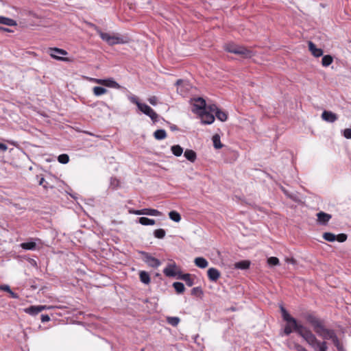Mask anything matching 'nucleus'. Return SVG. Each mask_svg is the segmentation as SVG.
Here are the masks:
<instances>
[{"mask_svg":"<svg viewBox=\"0 0 351 351\" xmlns=\"http://www.w3.org/2000/svg\"><path fill=\"white\" fill-rule=\"evenodd\" d=\"M297 325L302 326V328L299 330L295 329L296 328L292 323L287 322L284 328V334L288 336L293 332H295L315 351L328 350L327 342L326 341H320L318 340L313 332L308 327L304 326L301 323H298L297 322Z\"/></svg>","mask_w":351,"mask_h":351,"instance_id":"1","label":"nucleus"},{"mask_svg":"<svg viewBox=\"0 0 351 351\" xmlns=\"http://www.w3.org/2000/svg\"><path fill=\"white\" fill-rule=\"evenodd\" d=\"M303 317L306 322L313 327L315 332L322 339L332 341L337 337L333 329L326 328L324 321L314 314L307 313L304 314Z\"/></svg>","mask_w":351,"mask_h":351,"instance_id":"2","label":"nucleus"},{"mask_svg":"<svg viewBox=\"0 0 351 351\" xmlns=\"http://www.w3.org/2000/svg\"><path fill=\"white\" fill-rule=\"evenodd\" d=\"M223 48L226 51L229 53L241 55L245 58H249L253 56L252 51L247 49L243 46L236 45L234 43H226Z\"/></svg>","mask_w":351,"mask_h":351,"instance_id":"3","label":"nucleus"},{"mask_svg":"<svg viewBox=\"0 0 351 351\" xmlns=\"http://www.w3.org/2000/svg\"><path fill=\"white\" fill-rule=\"evenodd\" d=\"M96 32L99 35L100 38L109 45H114L117 44H123L125 41L119 34H110L109 33L103 32L101 29L96 25H93Z\"/></svg>","mask_w":351,"mask_h":351,"instance_id":"4","label":"nucleus"},{"mask_svg":"<svg viewBox=\"0 0 351 351\" xmlns=\"http://www.w3.org/2000/svg\"><path fill=\"white\" fill-rule=\"evenodd\" d=\"M139 253L143 256V261L149 266L153 268H157L161 265L159 259L152 256L149 253L140 251Z\"/></svg>","mask_w":351,"mask_h":351,"instance_id":"5","label":"nucleus"},{"mask_svg":"<svg viewBox=\"0 0 351 351\" xmlns=\"http://www.w3.org/2000/svg\"><path fill=\"white\" fill-rule=\"evenodd\" d=\"M138 108L145 114L150 117L153 122H157L158 115L157 113L146 104L141 103L138 105Z\"/></svg>","mask_w":351,"mask_h":351,"instance_id":"6","label":"nucleus"},{"mask_svg":"<svg viewBox=\"0 0 351 351\" xmlns=\"http://www.w3.org/2000/svg\"><path fill=\"white\" fill-rule=\"evenodd\" d=\"M91 80L99 84L114 88H119L120 85L112 78L108 79H96L92 78Z\"/></svg>","mask_w":351,"mask_h":351,"instance_id":"7","label":"nucleus"},{"mask_svg":"<svg viewBox=\"0 0 351 351\" xmlns=\"http://www.w3.org/2000/svg\"><path fill=\"white\" fill-rule=\"evenodd\" d=\"M194 104L193 105L192 111L196 114L206 110V101L202 97H197L193 99Z\"/></svg>","mask_w":351,"mask_h":351,"instance_id":"8","label":"nucleus"},{"mask_svg":"<svg viewBox=\"0 0 351 351\" xmlns=\"http://www.w3.org/2000/svg\"><path fill=\"white\" fill-rule=\"evenodd\" d=\"M130 213L136 215H146L149 216H160L161 215V213L156 209L153 208H143L141 210H130Z\"/></svg>","mask_w":351,"mask_h":351,"instance_id":"9","label":"nucleus"},{"mask_svg":"<svg viewBox=\"0 0 351 351\" xmlns=\"http://www.w3.org/2000/svg\"><path fill=\"white\" fill-rule=\"evenodd\" d=\"M49 53L51 58L58 60H62V61H66L67 60V58L60 57L58 55H63L65 56L67 54L66 51L59 49V48H49Z\"/></svg>","mask_w":351,"mask_h":351,"instance_id":"10","label":"nucleus"},{"mask_svg":"<svg viewBox=\"0 0 351 351\" xmlns=\"http://www.w3.org/2000/svg\"><path fill=\"white\" fill-rule=\"evenodd\" d=\"M280 311H281L282 319L286 322L292 323L294 325V326L296 328L295 329L299 330L300 328H302V326L297 325L296 319L293 317L292 316H291L290 314L288 313V311L282 306H280Z\"/></svg>","mask_w":351,"mask_h":351,"instance_id":"11","label":"nucleus"},{"mask_svg":"<svg viewBox=\"0 0 351 351\" xmlns=\"http://www.w3.org/2000/svg\"><path fill=\"white\" fill-rule=\"evenodd\" d=\"M177 265L175 263L168 264L167 266L163 269L164 274L167 277L178 276L180 271H176Z\"/></svg>","mask_w":351,"mask_h":351,"instance_id":"12","label":"nucleus"},{"mask_svg":"<svg viewBox=\"0 0 351 351\" xmlns=\"http://www.w3.org/2000/svg\"><path fill=\"white\" fill-rule=\"evenodd\" d=\"M198 114L201 118L202 123L204 124H211L215 121L214 115L206 110L199 112Z\"/></svg>","mask_w":351,"mask_h":351,"instance_id":"13","label":"nucleus"},{"mask_svg":"<svg viewBox=\"0 0 351 351\" xmlns=\"http://www.w3.org/2000/svg\"><path fill=\"white\" fill-rule=\"evenodd\" d=\"M36 180H38V184L42 186L43 189L48 191L49 189H52L55 188L54 184L49 182V180H46L44 177H40L39 176H36Z\"/></svg>","mask_w":351,"mask_h":351,"instance_id":"14","label":"nucleus"},{"mask_svg":"<svg viewBox=\"0 0 351 351\" xmlns=\"http://www.w3.org/2000/svg\"><path fill=\"white\" fill-rule=\"evenodd\" d=\"M317 223L321 225H326L329 220L332 218V215L324 213L319 212L317 213Z\"/></svg>","mask_w":351,"mask_h":351,"instance_id":"15","label":"nucleus"},{"mask_svg":"<svg viewBox=\"0 0 351 351\" xmlns=\"http://www.w3.org/2000/svg\"><path fill=\"white\" fill-rule=\"evenodd\" d=\"M322 118L327 122L334 123L337 120L338 117L331 111L324 110L322 114Z\"/></svg>","mask_w":351,"mask_h":351,"instance_id":"16","label":"nucleus"},{"mask_svg":"<svg viewBox=\"0 0 351 351\" xmlns=\"http://www.w3.org/2000/svg\"><path fill=\"white\" fill-rule=\"evenodd\" d=\"M208 279L212 282H216L220 277L219 271L214 267L209 268L207 271Z\"/></svg>","mask_w":351,"mask_h":351,"instance_id":"17","label":"nucleus"},{"mask_svg":"<svg viewBox=\"0 0 351 351\" xmlns=\"http://www.w3.org/2000/svg\"><path fill=\"white\" fill-rule=\"evenodd\" d=\"M36 240H39L38 239H30L29 241L27 242H24L20 244L21 248L25 250H34L36 249V243L35 242Z\"/></svg>","mask_w":351,"mask_h":351,"instance_id":"18","label":"nucleus"},{"mask_svg":"<svg viewBox=\"0 0 351 351\" xmlns=\"http://www.w3.org/2000/svg\"><path fill=\"white\" fill-rule=\"evenodd\" d=\"M308 49L315 57H320L323 55V50L320 48H317L316 45L312 42L309 41Z\"/></svg>","mask_w":351,"mask_h":351,"instance_id":"19","label":"nucleus"},{"mask_svg":"<svg viewBox=\"0 0 351 351\" xmlns=\"http://www.w3.org/2000/svg\"><path fill=\"white\" fill-rule=\"evenodd\" d=\"M43 311V308L40 307V305L38 306H30L27 308H24V312L27 314H29L32 316H35L38 315L39 313Z\"/></svg>","mask_w":351,"mask_h":351,"instance_id":"20","label":"nucleus"},{"mask_svg":"<svg viewBox=\"0 0 351 351\" xmlns=\"http://www.w3.org/2000/svg\"><path fill=\"white\" fill-rule=\"evenodd\" d=\"M178 278L184 280L189 287H192L194 285V280L191 278L190 274H182L180 273Z\"/></svg>","mask_w":351,"mask_h":351,"instance_id":"21","label":"nucleus"},{"mask_svg":"<svg viewBox=\"0 0 351 351\" xmlns=\"http://www.w3.org/2000/svg\"><path fill=\"white\" fill-rule=\"evenodd\" d=\"M194 263L197 267L201 269L206 268L208 265V262L207 261V260L203 257L195 258L194 260Z\"/></svg>","mask_w":351,"mask_h":351,"instance_id":"22","label":"nucleus"},{"mask_svg":"<svg viewBox=\"0 0 351 351\" xmlns=\"http://www.w3.org/2000/svg\"><path fill=\"white\" fill-rule=\"evenodd\" d=\"M0 290L1 291H5V292H8L10 297L12 298H14V299H19V295L16 293H14L13 292L10 286L8 285H0Z\"/></svg>","mask_w":351,"mask_h":351,"instance_id":"23","label":"nucleus"},{"mask_svg":"<svg viewBox=\"0 0 351 351\" xmlns=\"http://www.w3.org/2000/svg\"><path fill=\"white\" fill-rule=\"evenodd\" d=\"M0 24L11 27L16 26L17 25L16 22L14 19L3 16H0Z\"/></svg>","mask_w":351,"mask_h":351,"instance_id":"24","label":"nucleus"},{"mask_svg":"<svg viewBox=\"0 0 351 351\" xmlns=\"http://www.w3.org/2000/svg\"><path fill=\"white\" fill-rule=\"evenodd\" d=\"M184 156L188 160L191 162H195L197 158L196 153L192 149H186L184 153Z\"/></svg>","mask_w":351,"mask_h":351,"instance_id":"25","label":"nucleus"},{"mask_svg":"<svg viewBox=\"0 0 351 351\" xmlns=\"http://www.w3.org/2000/svg\"><path fill=\"white\" fill-rule=\"evenodd\" d=\"M250 261H241L237 263H235L234 264V268L237 269H242L245 270L250 267Z\"/></svg>","mask_w":351,"mask_h":351,"instance_id":"26","label":"nucleus"},{"mask_svg":"<svg viewBox=\"0 0 351 351\" xmlns=\"http://www.w3.org/2000/svg\"><path fill=\"white\" fill-rule=\"evenodd\" d=\"M138 223L143 226H153L156 223V221L153 219H149L145 217H141L138 219Z\"/></svg>","mask_w":351,"mask_h":351,"instance_id":"27","label":"nucleus"},{"mask_svg":"<svg viewBox=\"0 0 351 351\" xmlns=\"http://www.w3.org/2000/svg\"><path fill=\"white\" fill-rule=\"evenodd\" d=\"M139 278L141 281L145 285H148L150 282L149 274L145 271H141L139 272Z\"/></svg>","mask_w":351,"mask_h":351,"instance_id":"28","label":"nucleus"},{"mask_svg":"<svg viewBox=\"0 0 351 351\" xmlns=\"http://www.w3.org/2000/svg\"><path fill=\"white\" fill-rule=\"evenodd\" d=\"M154 136L157 140H162L167 137V132L163 129H159L154 132Z\"/></svg>","mask_w":351,"mask_h":351,"instance_id":"29","label":"nucleus"},{"mask_svg":"<svg viewBox=\"0 0 351 351\" xmlns=\"http://www.w3.org/2000/svg\"><path fill=\"white\" fill-rule=\"evenodd\" d=\"M171 150L176 156H180L183 153V148L179 145L171 146Z\"/></svg>","mask_w":351,"mask_h":351,"instance_id":"30","label":"nucleus"},{"mask_svg":"<svg viewBox=\"0 0 351 351\" xmlns=\"http://www.w3.org/2000/svg\"><path fill=\"white\" fill-rule=\"evenodd\" d=\"M333 58L330 55H325L322 60V64L323 66H328L332 64Z\"/></svg>","mask_w":351,"mask_h":351,"instance_id":"31","label":"nucleus"},{"mask_svg":"<svg viewBox=\"0 0 351 351\" xmlns=\"http://www.w3.org/2000/svg\"><path fill=\"white\" fill-rule=\"evenodd\" d=\"M169 217L172 221L175 222H180L181 220L180 214L176 210L170 211L169 213Z\"/></svg>","mask_w":351,"mask_h":351,"instance_id":"32","label":"nucleus"},{"mask_svg":"<svg viewBox=\"0 0 351 351\" xmlns=\"http://www.w3.org/2000/svg\"><path fill=\"white\" fill-rule=\"evenodd\" d=\"M213 142L215 149H220L223 146L221 143L220 136L218 134H215L213 136Z\"/></svg>","mask_w":351,"mask_h":351,"instance_id":"33","label":"nucleus"},{"mask_svg":"<svg viewBox=\"0 0 351 351\" xmlns=\"http://www.w3.org/2000/svg\"><path fill=\"white\" fill-rule=\"evenodd\" d=\"M173 287L178 293H182L184 291L185 287L182 282H175L173 283Z\"/></svg>","mask_w":351,"mask_h":351,"instance_id":"34","label":"nucleus"},{"mask_svg":"<svg viewBox=\"0 0 351 351\" xmlns=\"http://www.w3.org/2000/svg\"><path fill=\"white\" fill-rule=\"evenodd\" d=\"M215 116L221 121H225L228 119L227 114L225 112L221 110L220 109L216 111Z\"/></svg>","mask_w":351,"mask_h":351,"instance_id":"35","label":"nucleus"},{"mask_svg":"<svg viewBox=\"0 0 351 351\" xmlns=\"http://www.w3.org/2000/svg\"><path fill=\"white\" fill-rule=\"evenodd\" d=\"M167 322L172 326H177L180 322V319L178 317H167Z\"/></svg>","mask_w":351,"mask_h":351,"instance_id":"36","label":"nucleus"},{"mask_svg":"<svg viewBox=\"0 0 351 351\" xmlns=\"http://www.w3.org/2000/svg\"><path fill=\"white\" fill-rule=\"evenodd\" d=\"M107 90L101 86H95L93 88V93L95 96H100L106 93Z\"/></svg>","mask_w":351,"mask_h":351,"instance_id":"37","label":"nucleus"},{"mask_svg":"<svg viewBox=\"0 0 351 351\" xmlns=\"http://www.w3.org/2000/svg\"><path fill=\"white\" fill-rule=\"evenodd\" d=\"M166 232L162 228H159L157 230H155L154 232V235L156 238L162 239L165 237Z\"/></svg>","mask_w":351,"mask_h":351,"instance_id":"38","label":"nucleus"},{"mask_svg":"<svg viewBox=\"0 0 351 351\" xmlns=\"http://www.w3.org/2000/svg\"><path fill=\"white\" fill-rule=\"evenodd\" d=\"M323 238L329 242H333L336 241V235L331 232H324L323 234Z\"/></svg>","mask_w":351,"mask_h":351,"instance_id":"39","label":"nucleus"},{"mask_svg":"<svg viewBox=\"0 0 351 351\" xmlns=\"http://www.w3.org/2000/svg\"><path fill=\"white\" fill-rule=\"evenodd\" d=\"M332 341L334 346L337 348L338 351H346L342 343L340 342L338 337L335 338V339H333Z\"/></svg>","mask_w":351,"mask_h":351,"instance_id":"40","label":"nucleus"},{"mask_svg":"<svg viewBox=\"0 0 351 351\" xmlns=\"http://www.w3.org/2000/svg\"><path fill=\"white\" fill-rule=\"evenodd\" d=\"M58 160L62 164H66L69 161V157L67 154H62L58 157Z\"/></svg>","mask_w":351,"mask_h":351,"instance_id":"41","label":"nucleus"},{"mask_svg":"<svg viewBox=\"0 0 351 351\" xmlns=\"http://www.w3.org/2000/svg\"><path fill=\"white\" fill-rule=\"evenodd\" d=\"M191 295L195 296H202L203 295L202 289L200 287H193L191 290Z\"/></svg>","mask_w":351,"mask_h":351,"instance_id":"42","label":"nucleus"},{"mask_svg":"<svg viewBox=\"0 0 351 351\" xmlns=\"http://www.w3.org/2000/svg\"><path fill=\"white\" fill-rule=\"evenodd\" d=\"M119 186V180L116 178H111L110 187L112 189H117Z\"/></svg>","mask_w":351,"mask_h":351,"instance_id":"43","label":"nucleus"},{"mask_svg":"<svg viewBox=\"0 0 351 351\" xmlns=\"http://www.w3.org/2000/svg\"><path fill=\"white\" fill-rule=\"evenodd\" d=\"M267 263L270 266H276L280 264L279 259L276 257L271 256L267 259Z\"/></svg>","mask_w":351,"mask_h":351,"instance_id":"44","label":"nucleus"},{"mask_svg":"<svg viewBox=\"0 0 351 351\" xmlns=\"http://www.w3.org/2000/svg\"><path fill=\"white\" fill-rule=\"evenodd\" d=\"M348 236L344 233L339 234L336 236V240L340 243H343L347 240Z\"/></svg>","mask_w":351,"mask_h":351,"instance_id":"45","label":"nucleus"},{"mask_svg":"<svg viewBox=\"0 0 351 351\" xmlns=\"http://www.w3.org/2000/svg\"><path fill=\"white\" fill-rule=\"evenodd\" d=\"M129 99L130 101L136 104L137 106V107H138V105H140L141 103L138 101V99L136 96L135 95H132L131 97H129Z\"/></svg>","mask_w":351,"mask_h":351,"instance_id":"46","label":"nucleus"},{"mask_svg":"<svg viewBox=\"0 0 351 351\" xmlns=\"http://www.w3.org/2000/svg\"><path fill=\"white\" fill-rule=\"evenodd\" d=\"M293 348L296 351H308L304 346L297 343H294Z\"/></svg>","mask_w":351,"mask_h":351,"instance_id":"47","label":"nucleus"},{"mask_svg":"<svg viewBox=\"0 0 351 351\" xmlns=\"http://www.w3.org/2000/svg\"><path fill=\"white\" fill-rule=\"evenodd\" d=\"M343 136L346 138H351V128H347L343 130Z\"/></svg>","mask_w":351,"mask_h":351,"instance_id":"48","label":"nucleus"},{"mask_svg":"<svg viewBox=\"0 0 351 351\" xmlns=\"http://www.w3.org/2000/svg\"><path fill=\"white\" fill-rule=\"evenodd\" d=\"M148 101L152 106H156L157 104V102H158V99H157V97L156 96H152V97H149L148 99Z\"/></svg>","mask_w":351,"mask_h":351,"instance_id":"49","label":"nucleus"},{"mask_svg":"<svg viewBox=\"0 0 351 351\" xmlns=\"http://www.w3.org/2000/svg\"><path fill=\"white\" fill-rule=\"evenodd\" d=\"M208 108L209 109V112L210 113L214 112H216V111L217 110H219V108H217V106L215 104H212V105L208 106Z\"/></svg>","mask_w":351,"mask_h":351,"instance_id":"50","label":"nucleus"},{"mask_svg":"<svg viewBox=\"0 0 351 351\" xmlns=\"http://www.w3.org/2000/svg\"><path fill=\"white\" fill-rule=\"evenodd\" d=\"M40 319L42 322L45 323L49 322L50 320V317L48 315H41Z\"/></svg>","mask_w":351,"mask_h":351,"instance_id":"51","label":"nucleus"},{"mask_svg":"<svg viewBox=\"0 0 351 351\" xmlns=\"http://www.w3.org/2000/svg\"><path fill=\"white\" fill-rule=\"evenodd\" d=\"M56 179L57 178L56 177H54L51 175H49V176H47V178H46V180H49V182L52 183L53 184H54L53 182L55 180H56Z\"/></svg>","mask_w":351,"mask_h":351,"instance_id":"52","label":"nucleus"},{"mask_svg":"<svg viewBox=\"0 0 351 351\" xmlns=\"http://www.w3.org/2000/svg\"><path fill=\"white\" fill-rule=\"evenodd\" d=\"M8 149V146L2 143H0V150L2 152H5Z\"/></svg>","mask_w":351,"mask_h":351,"instance_id":"53","label":"nucleus"},{"mask_svg":"<svg viewBox=\"0 0 351 351\" xmlns=\"http://www.w3.org/2000/svg\"><path fill=\"white\" fill-rule=\"evenodd\" d=\"M40 307L43 308V311L52 309L54 308V306H47V305H40Z\"/></svg>","mask_w":351,"mask_h":351,"instance_id":"54","label":"nucleus"},{"mask_svg":"<svg viewBox=\"0 0 351 351\" xmlns=\"http://www.w3.org/2000/svg\"><path fill=\"white\" fill-rule=\"evenodd\" d=\"M0 30L1 31H3V32H10L11 30L7 27H1L0 26Z\"/></svg>","mask_w":351,"mask_h":351,"instance_id":"55","label":"nucleus"},{"mask_svg":"<svg viewBox=\"0 0 351 351\" xmlns=\"http://www.w3.org/2000/svg\"><path fill=\"white\" fill-rule=\"evenodd\" d=\"M170 128H171V130L172 131H175V130H178V128L177 125H172L170 127Z\"/></svg>","mask_w":351,"mask_h":351,"instance_id":"56","label":"nucleus"},{"mask_svg":"<svg viewBox=\"0 0 351 351\" xmlns=\"http://www.w3.org/2000/svg\"><path fill=\"white\" fill-rule=\"evenodd\" d=\"M288 261L291 263H295V260L293 258H291L290 261Z\"/></svg>","mask_w":351,"mask_h":351,"instance_id":"57","label":"nucleus"}]
</instances>
